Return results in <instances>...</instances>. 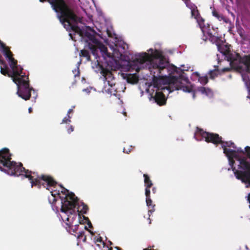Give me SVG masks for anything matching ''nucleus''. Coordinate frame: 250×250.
I'll return each mask as SVG.
<instances>
[{"instance_id":"obj_23","label":"nucleus","mask_w":250,"mask_h":250,"mask_svg":"<svg viewBox=\"0 0 250 250\" xmlns=\"http://www.w3.org/2000/svg\"><path fill=\"white\" fill-rule=\"evenodd\" d=\"M212 15L214 17L217 18L219 21L223 20L225 22L227 23V19L225 18L223 16L219 15L218 12L216 10H213L212 12Z\"/></svg>"},{"instance_id":"obj_49","label":"nucleus","mask_w":250,"mask_h":250,"mask_svg":"<svg viewBox=\"0 0 250 250\" xmlns=\"http://www.w3.org/2000/svg\"><path fill=\"white\" fill-rule=\"evenodd\" d=\"M116 249L117 250H122L121 248H120L119 247H116Z\"/></svg>"},{"instance_id":"obj_2","label":"nucleus","mask_w":250,"mask_h":250,"mask_svg":"<svg viewBox=\"0 0 250 250\" xmlns=\"http://www.w3.org/2000/svg\"><path fill=\"white\" fill-rule=\"evenodd\" d=\"M3 171L11 175L24 176L30 180L32 187L35 186L41 188L42 186L48 189V187H54L57 184L51 176L43 174L39 175L37 172L26 169L21 163L17 164L11 161Z\"/></svg>"},{"instance_id":"obj_8","label":"nucleus","mask_w":250,"mask_h":250,"mask_svg":"<svg viewBox=\"0 0 250 250\" xmlns=\"http://www.w3.org/2000/svg\"><path fill=\"white\" fill-rule=\"evenodd\" d=\"M198 24L204 35H207L208 39L211 42L216 44L219 42L220 39L218 36V33L216 29L208 24L207 25H204V20L203 19H201V21H198Z\"/></svg>"},{"instance_id":"obj_27","label":"nucleus","mask_w":250,"mask_h":250,"mask_svg":"<svg viewBox=\"0 0 250 250\" xmlns=\"http://www.w3.org/2000/svg\"><path fill=\"white\" fill-rule=\"evenodd\" d=\"M219 72L216 70H211L208 72L209 78L211 79H214L218 76Z\"/></svg>"},{"instance_id":"obj_41","label":"nucleus","mask_w":250,"mask_h":250,"mask_svg":"<svg viewBox=\"0 0 250 250\" xmlns=\"http://www.w3.org/2000/svg\"><path fill=\"white\" fill-rule=\"evenodd\" d=\"M106 31H107V33L108 37H112L111 33L110 32V31L108 29H107Z\"/></svg>"},{"instance_id":"obj_43","label":"nucleus","mask_w":250,"mask_h":250,"mask_svg":"<svg viewBox=\"0 0 250 250\" xmlns=\"http://www.w3.org/2000/svg\"><path fill=\"white\" fill-rule=\"evenodd\" d=\"M230 70V68H224V69H223L222 71H229Z\"/></svg>"},{"instance_id":"obj_18","label":"nucleus","mask_w":250,"mask_h":250,"mask_svg":"<svg viewBox=\"0 0 250 250\" xmlns=\"http://www.w3.org/2000/svg\"><path fill=\"white\" fill-rule=\"evenodd\" d=\"M83 36L87 38L89 41H91L94 44V45H96L99 42V41L96 39L95 35L88 32H83Z\"/></svg>"},{"instance_id":"obj_36","label":"nucleus","mask_w":250,"mask_h":250,"mask_svg":"<svg viewBox=\"0 0 250 250\" xmlns=\"http://www.w3.org/2000/svg\"><path fill=\"white\" fill-rule=\"evenodd\" d=\"M84 235H85L84 232L83 231H81L79 232V234H78V238L79 239H81L82 237H83Z\"/></svg>"},{"instance_id":"obj_3","label":"nucleus","mask_w":250,"mask_h":250,"mask_svg":"<svg viewBox=\"0 0 250 250\" xmlns=\"http://www.w3.org/2000/svg\"><path fill=\"white\" fill-rule=\"evenodd\" d=\"M151 54L149 55L146 52L139 54L133 61L132 63L135 65V69L138 72L140 69L144 67L143 65L146 63L148 64V68L150 72L156 73L154 70L160 71L164 70L167 65V62L162 52L158 50H155Z\"/></svg>"},{"instance_id":"obj_34","label":"nucleus","mask_w":250,"mask_h":250,"mask_svg":"<svg viewBox=\"0 0 250 250\" xmlns=\"http://www.w3.org/2000/svg\"><path fill=\"white\" fill-rule=\"evenodd\" d=\"M0 45L1 48L2 49V50H4V49L8 48V47L6 46L5 44L3 42H2L0 40Z\"/></svg>"},{"instance_id":"obj_1","label":"nucleus","mask_w":250,"mask_h":250,"mask_svg":"<svg viewBox=\"0 0 250 250\" xmlns=\"http://www.w3.org/2000/svg\"><path fill=\"white\" fill-rule=\"evenodd\" d=\"M16 60H13L9 63L12 72L10 71L6 62L0 59V73L4 76H7L12 78L17 86L18 90L17 94L22 99L27 101L31 97V92L34 90L33 87H30L29 81L28 76L25 74H22L23 68L18 65Z\"/></svg>"},{"instance_id":"obj_4","label":"nucleus","mask_w":250,"mask_h":250,"mask_svg":"<svg viewBox=\"0 0 250 250\" xmlns=\"http://www.w3.org/2000/svg\"><path fill=\"white\" fill-rule=\"evenodd\" d=\"M78 200L74 193H71L66 196L64 202H62L61 211L66 215V225L69 228L73 226V221L76 219L75 208L78 204Z\"/></svg>"},{"instance_id":"obj_39","label":"nucleus","mask_w":250,"mask_h":250,"mask_svg":"<svg viewBox=\"0 0 250 250\" xmlns=\"http://www.w3.org/2000/svg\"><path fill=\"white\" fill-rule=\"evenodd\" d=\"M199 90L202 93H204L206 92V88L204 87H201Z\"/></svg>"},{"instance_id":"obj_31","label":"nucleus","mask_w":250,"mask_h":250,"mask_svg":"<svg viewBox=\"0 0 250 250\" xmlns=\"http://www.w3.org/2000/svg\"><path fill=\"white\" fill-rule=\"evenodd\" d=\"M245 149L247 157L250 159V146H246Z\"/></svg>"},{"instance_id":"obj_47","label":"nucleus","mask_w":250,"mask_h":250,"mask_svg":"<svg viewBox=\"0 0 250 250\" xmlns=\"http://www.w3.org/2000/svg\"><path fill=\"white\" fill-rule=\"evenodd\" d=\"M28 111H29V112L30 113H31V112H32V108H31V107H29V108H28Z\"/></svg>"},{"instance_id":"obj_13","label":"nucleus","mask_w":250,"mask_h":250,"mask_svg":"<svg viewBox=\"0 0 250 250\" xmlns=\"http://www.w3.org/2000/svg\"><path fill=\"white\" fill-rule=\"evenodd\" d=\"M11 161V154L7 148L0 150V170L3 171Z\"/></svg>"},{"instance_id":"obj_25","label":"nucleus","mask_w":250,"mask_h":250,"mask_svg":"<svg viewBox=\"0 0 250 250\" xmlns=\"http://www.w3.org/2000/svg\"><path fill=\"white\" fill-rule=\"evenodd\" d=\"M62 192L64 195H65V197H61V196H60V198H61V204H62V202H64V201L65 200V198L66 197V196H67L68 195H70V194L73 193L72 192L69 193L68 190H67V189H66L65 188H64L63 187H62Z\"/></svg>"},{"instance_id":"obj_40","label":"nucleus","mask_w":250,"mask_h":250,"mask_svg":"<svg viewBox=\"0 0 250 250\" xmlns=\"http://www.w3.org/2000/svg\"><path fill=\"white\" fill-rule=\"evenodd\" d=\"M236 153L237 152H240V153H242L243 154H244V151H243V150L241 148H239L237 149V150H236Z\"/></svg>"},{"instance_id":"obj_11","label":"nucleus","mask_w":250,"mask_h":250,"mask_svg":"<svg viewBox=\"0 0 250 250\" xmlns=\"http://www.w3.org/2000/svg\"><path fill=\"white\" fill-rule=\"evenodd\" d=\"M69 9H70L72 14L75 16L74 18V20L71 19L70 18L68 17L67 21H61L60 18H59L60 21L62 23H64L65 22L68 24V25L71 28L72 31L78 33L80 35V36L83 37V31L76 24H73L72 23H78V22H80L81 19L78 17L77 15L75 13L74 10L69 7Z\"/></svg>"},{"instance_id":"obj_19","label":"nucleus","mask_w":250,"mask_h":250,"mask_svg":"<svg viewBox=\"0 0 250 250\" xmlns=\"http://www.w3.org/2000/svg\"><path fill=\"white\" fill-rule=\"evenodd\" d=\"M3 52L6 58L8 59L9 63L12 62L13 60L14 61L15 60L13 57L12 53L8 47L3 50Z\"/></svg>"},{"instance_id":"obj_5","label":"nucleus","mask_w":250,"mask_h":250,"mask_svg":"<svg viewBox=\"0 0 250 250\" xmlns=\"http://www.w3.org/2000/svg\"><path fill=\"white\" fill-rule=\"evenodd\" d=\"M41 2L47 1L50 3L53 10L57 13L58 18H60L61 21H67L68 18L74 20L75 16L72 14L69 6L67 4L64 0H39Z\"/></svg>"},{"instance_id":"obj_12","label":"nucleus","mask_w":250,"mask_h":250,"mask_svg":"<svg viewBox=\"0 0 250 250\" xmlns=\"http://www.w3.org/2000/svg\"><path fill=\"white\" fill-rule=\"evenodd\" d=\"M87 47L91 50L92 54L95 56L96 58L98 57L99 50H100L103 56H110V54L108 53L107 47L100 41H99L96 45H93V44L90 42H88Z\"/></svg>"},{"instance_id":"obj_30","label":"nucleus","mask_w":250,"mask_h":250,"mask_svg":"<svg viewBox=\"0 0 250 250\" xmlns=\"http://www.w3.org/2000/svg\"><path fill=\"white\" fill-rule=\"evenodd\" d=\"M150 188L146 187L145 188V195L146 198L150 197Z\"/></svg>"},{"instance_id":"obj_7","label":"nucleus","mask_w":250,"mask_h":250,"mask_svg":"<svg viewBox=\"0 0 250 250\" xmlns=\"http://www.w3.org/2000/svg\"><path fill=\"white\" fill-rule=\"evenodd\" d=\"M200 136L207 143H211L217 145L222 144L223 141L222 140V137L219 134L214 133H210L204 131L203 129L197 127L196 132L194 137L197 140H201V139H198V136Z\"/></svg>"},{"instance_id":"obj_29","label":"nucleus","mask_w":250,"mask_h":250,"mask_svg":"<svg viewBox=\"0 0 250 250\" xmlns=\"http://www.w3.org/2000/svg\"><path fill=\"white\" fill-rule=\"evenodd\" d=\"M199 12L197 10L192 9L191 10V15L192 16L194 17L195 19L198 20V16H199Z\"/></svg>"},{"instance_id":"obj_42","label":"nucleus","mask_w":250,"mask_h":250,"mask_svg":"<svg viewBox=\"0 0 250 250\" xmlns=\"http://www.w3.org/2000/svg\"><path fill=\"white\" fill-rule=\"evenodd\" d=\"M152 192L155 194L156 193L157 191V188L155 187H153L152 189Z\"/></svg>"},{"instance_id":"obj_16","label":"nucleus","mask_w":250,"mask_h":250,"mask_svg":"<svg viewBox=\"0 0 250 250\" xmlns=\"http://www.w3.org/2000/svg\"><path fill=\"white\" fill-rule=\"evenodd\" d=\"M156 72V73H152L150 72L151 74L153 75V80L152 83L154 87L159 88V79L160 78L164 76L163 73H162V71L163 70H161L160 71H157L156 70H154ZM165 76H166L165 75Z\"/></svg>"},{"instance_id":"obj_14","label":"nucleus","mask_w":250,"mask_h":250,"mask_svg":"<svg viewBox=\"0 0 250 250\" xmlns=\"http://www.w3.org/2000/svg\"><path fill=\"white\" fill-rule=\"evenodd\" d=\"M222 145L221 147L223 149V152L225 154H232L236 152L235 150H232L227 148V147H232L233 148H236V146L234 143L231 141L224 142L221 144Z\"/></svg>"},{"instance_id":"obj_28","label":"nucleus","mask_w":250,"mask_h":250,"mask_svg":"<svg viewBox=\"0 0 250 250\" xmlns=\"http://www.w3.org/2000/svg\"><path fill=\"white\" fill-rule=\"evenodd\" d=\"M54 192H55L56 193H54L53 191H51V196H52L51 197L52 198V202L51 201V199L50 198H49V201L50 203H51L52 204H54L57 201V199L55 197V195L56 194H58V195H60L59 191L57 192V191H55Z\"/></svg>"},{"instance_id":"obj_10","label":"nucleus","mask_w":250,"mask_h":250,"mask_svg":"<svg viewBox=\"0 0 250 250\" xmlns=\"http://www.w3.org/2000/svg\"><path fill=\"white\" fill-rule=\"evenodd\" d=\"M182 81L188 83V78H183V76L182 75L180 76L179 78L175 76H171L168 78V83L175 85L176 89H181L183 91L187 92H191L192 87L189 85H184Z\"/></svg>"},{"instance_id":"obj_15","label":"nucleus","mask_w":250,"mask_h":250,"mask_svg":"<svg viewBox=\"0 0 250 250\" xmlns=\"http://www.w3.org/2000/svg\"><path fill=\"white\" fill-rule=\"evenodd\" d=\"M155 102L160 106H162L166 104L167 99L164 94L162 92H156L154 97H152Z\"/></svg>"},{"instance_id":"obj_38","label":"nucleus","mask_w":250,"mask_h":250,"mask_svg":"<svg viewBox=\"0 0 250 250\" xmlns=\"http://www.w3.org/2000/svg\"><path fill=\"white\" fill-rule=\"evenodd\" d=\"M73 112V109H69L67 112V116L69 117V118H71V117L70 116L69 114L71 113H72Z\"/></svg>"},{"instance_id":"obj_33","label":"nucleus","mask_w":250,"mask_h":250,"mask_svg":"<svg viewBox=\"0 0 250 250\" xmlns=\"http://www.w3.org/2000/svg\"><path fill=\"white\" fill-rule=\"evenodd\" d=\"M132 149H133V148H132V146H130V148H128L127 149L124 148L123 149V152L124 153L129 154L132 151Z\"/></svg>"},{"instance_id":"obj_48","label":"nucleus","mask_w":250,"mask_h":250,"mask_svg":"<svg viewBox=\"0 0 250 250\" xmlns=\"http://www.w3.org/2000/svg\"><path fill=\"white\" fill-rule=\"evenodd\" d=\"M192 96H193V98H195V92L193 93Z\"/></svg>"},{"instance_id":"obj_22","label":"nucleus","mask_w":250,"mask_h":250,"mask_svg":"<svg viewBox=\"0 0 250 250\" xmlns=\"http://www.w3.org/2000/svg\"><path fill=\"white\" fill-rule=\"evenodd\" d=\"M80 56L81 57L85 58L87 61H90V56L89 51L85 49L81 50L80 53Z\"/></svg>"},{"instance_id":"obj_6","label":"nucleus","mask_w":250,"mask_h":250,"mask_svg":"<svg viewBox=\"0 0 250 250\" xmlns=\"http://www.w3.org/2000/svg\"><path fill=\"white\" fill-rule=\"evenodd\" d=\"M238 161L240 163L239 168L245 170H236L234 174L237 179L241 180L243 183H248L250 186V163L247 161L245 157L239 156ZM248 200L250 204V193L248 195Z\"/></svg>"},{"instance_id":"obj_26","label":"nucleus","mask_w":250,"mask_h":250,"mask_svg":"<svg viewBox=\"0 0 250 250\" xmlns=\"http://www.w3.org/2000/svg\"><path fill=\"white\" fill-rule=\"evenodd\" d=\"M198 81L202 85H206L208 82V77L207 75L201 76L198 78Z\"/></svg>"},{"instance_id":"obj_46","label":"nucleus","mask_w":250,"mask_h":250,"mask_svg":"<svg viewBox=\"0 0 250 250\" xmlns=\"http://www.w3.org/2000/svg\"><path fill=\"white\" fill-rule=\"evenodd\" d=\"M97 242H102V238H101V237H100V238H98L97 240Z\"/></svg>"},{"instance_id":"obj_24","label":"nucleus","mask_w":250,"mask_h":250,"mask_svg":"<svg viewBox=\"0 0 250 250\" xmlns=\"http://www.w3.org/2000/svg\"><path fill=\"white\" fill-rule=\"evenodd\" d=\"M81 206H82V208L81 209V210H79L78 209L77 210V212H78V215L80 216L81 214H85L86 213L88 209V206L84 204L83 202L82 203Z\"/></svg>"},{"instance_id":"obj_17","label":"nucleus","mask_w":250,"mask_h":250,"mask_svg":"<svg viewBox=\"0 0 250 250\" xmlns=\"http://www.w3.org/2000/svg\"><path fill=\"white\" fill-rule=\"evenodd\" d=\"M225 155L227 156L229 159V165L231 166V168L232 170L234 172L236 170V169L235 167H233V165L235 163L234 158L238 160L239 158V155L236 154V152L232 154H226Z\"/></svg>"},{"instance_id":"obj_37","label":"nucleus","mask_w":250,"mask_h":250,"mask_svg":"<svg viewBox=\"0 0 250 250\" xmlns=\"http://www.w3.org/2000/svg\"><path fill=\"white\" fill-rule=\"evenodd\" d=\"M74 131V127L72 125H70L69 128L67 129V132L68 133H70Z\"/></svg>"},{"instance_id":"obj_20","label":"nucleus","mask_w":250,"mask_h":250,"mask_svg":"<svg viewBox=\"0 0 250 250\" xmlns=\"http://www.w3.org/2000/svg\"><path fill=\"white\" fill-rule=\"evenodd\" d=\"M146 203L148 208H151L148 211V215L150 216V214L154 211V207L155 206V205H152V201L150 197L146 198Z\"/></svg>"},{"instance_id":"obj_50","label":"nucleus","mask_w":250,"mask_h":250,"mask_svg":"<svg viewBox=\"0 0 250 250\" xmlns=\"http://www.w3.org/2000/svg\"><path fill=\"white\" fill-rule=\"evenodd\" d=\"M108 250H112V248H110Z\"/></svg>"},{"instance_id":"obj_45","label":"nucleus","mask_w":250,"mask_h":250,"mask_svg":"<svg viewBox=\"0 0 250 250\" xmlns=\"http://www.w3.org/2000/svg\"><path fill=\"white\" fill-rule=\"evenodd\" d=\"M81 239H82L83 242H85L86 240V236L85 235H84V236L82 237Z\"/></svg>"},{"instance_id":"obj_35","label":"nucleus","mask_w":250,"mask_h":250,"mask_svg":"<svg viewBox=\"0 0 250 250\" xmlns=\"http://www.w3.org/2000/svg\"><path fill=\"white\" fill-rule=\"evenodd\" d=\"M83 218L88 221L87 225H88V227L89 228H92V224H91V222L90 221V220H89L88 218L83 216Z\"/></svg>"},{"instance_id":"obj_44","label":"nucleus","mask_w":250,"mask_h":250,"mask_svg":"<svg viewBox=\"0 0 250 250\" xmlns=\"http://www.w3.org/2000/svg\"><path fill=\"white\" fill-rule=\"evenodd\" d=\"M194 74L196 76L198 77V78H200V77H201L200 74L197 72H195Z\"/></svg>"},{"instance_id":"obj_21","label":"nucleus","mask_w":250,"mask_h":250,"mask_svg":"<svg viewBox=\"0 0 250 250\" xmlns=\"http://www.w3.org/2000/svg\"><path fill=\"white\" fill-rule=\"evenodd\" d=\"M144 177V184L145 187L151 188L153 186V183L150 180L148 175L144 174L143 175Z\"/></svg>"},{"instance_id":"obj_32","label":"nucleus","mask_w":250,"mask_h":250,"mask_svg":"<svg viewBox=\"0 0 250 250\" xmlns=\"http://www.w3.org/2000/svg\"><path fill=\"white\" fill-rule=\"evenodd\" d=\"M70 119H71V118H69V117H68L67 116V117H64V118L62 119V122L61 124H63V123H68L70 122H71Z\"/></svg>"},{"instance_id":"obj_9","label":"nucleus","mask_w":250,"mask_h":250,"mask_svg":"<svg viewBox=\"0 0 250 250\" xmlns=\"http://www.w3.org/2000/svg\"><path fill=\"white\" fill-rule=\"evenodd\" d=\"M98 65H100L101 73L104 77L105 82H106L110 87L107 90V92L110 94L116 95L117 88L115 87V79L113 74L110 71L104 68L102 65H100L99 63H98Z\"/></svg>"}]
</instances>
